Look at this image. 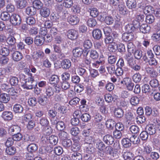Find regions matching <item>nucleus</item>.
<instances>
[{
    "instance_id": "473e14b6",
    "label": "nucleus",
    "mask_w": 160,
    "mask_h": 160,
    "mask_svg": "<svg viewBox=\"0 0 160 160\" xmlns=\"http://www.w3.org/2000/svg\"><path fill=\"white\" fill-rule=\"evenodd\" d=\"M150 27L146 24H142L140 26V31L143 33H148L150 30Z\"/></svg>"
},
{
    "instance_id": "cd10ccee",
    "label": "nucleus",
    "mask_w": 160,
    "mask_h": 160,
    "mask_svg": "<svg viewBox=\"0 0 160 160\" xmlns=\"http://www.w3.org/2000/svg\"><path fill=\"white\" fill-rule=\"evenodd\" d=\"M13 111L15 113H20L23 112L24 108L22 105L17 103L13 106Z\"/></svg>"
},
{
    "instance_id": "338daca9",
    "label": "nucleus",
    "mask_w": 160,
    "mask_h": 160,
    "mask_svg": "<svg viewBox=\"0 0 160 160\" xmlns=\"http://www.w3.org/2000/svg\"><path fill=\"white\" fill-rule=\"evenodd\" d=\"M155 20V18L152 14H148L146 16V21L149 24L152 23Z\"/></svg>"
},
{
    "instance_id": "774afa93",
    "label": "nucleus",
    "mask_w": 160,
    "mask_h": 160,
    "mask_svg": "<svg viewBox=\"0 0 160 160\" xmlns=\"http://www.w3.org/2000/svg\"><path fill=\"white\" fill-rule=\"evenodd\" d=\"M73 4L72 0H64L62 4L64 7L66 8H70Z\"/></svg>"
},
{
    "instance_id": "f257e3e1",
    "label": "nucleus",
    "mask_w": 160,
    "mask_h": 160,
    "mask_svg": "<svg viewBox=\"0 0 160 160\" xmlns=\"http://www.w3.org/2000/svg\"><path fill=\"white\" fill-rule=\"evenodd\" d=\"M96 148L98 149V154L101 156L102 152H104V150L105 149L106 152L109 153L110 155L114 157L117 155L118 149L113 148L110 146H107L105 148V146L104 143L102 142H97L96 144Z\"/></svg>"
},
{
    "instance_id": "c756f323",
    "label": "nucleus",
    "mask_w": 160,
    "mask_h": 160,
    "mask_svg": "<svg viewBox=\"0 0 160 160\" xmlns=\"http://www.w3.org/2000/svg\"><path fill=\"white\" fill-rule=\"evenodd\" d=\"M94 46L95 49L98 50L101 52H104V47L103 42H96L94 43Z\"/></svg>"
},
{
    "instance_id": "bb28decb",
    "label": "nucleus",
    "mask_w": 160,
    "mask_h": 160,
    "mask_svg": "<svg viewBox=\"0 0 160 160\" xmlns=\"http://www.w3.org/2000/svg\"><path fill=\"white\" fill-rule=\"evenodd\" d=\"M40 14L43 17L47 18L48 17L50 13L49 8L47 7H43L40 10Z\"/></svg>"
},
{
    "instance_id": "ea45409f",
    "label": "nucleus",
    "mask_w": 160,
    "mask_h": 160,
    "mask_svg": "<svg viewBox=\"0 0 160 160\" xmlns=\"http://www.w3.org/2000/svg\"><path fill=\"white\" fill-rule=\"evenodd\" d=\"M71 158L72 160H82V154L78 152H73L71 154Z\"/></svg>"
},
{
    "instance_id": "6ab92c4d",
    "label": "nucleus",
    "mask_w": 160,
    "mask_h": 160,
    "mask_svg": "<svg viewBox=\"0 0 160 160\" xmlns=\"http://www.w3.org/2000/svg\"><path fill=\"white\" fill-rule=\"evenodd\" d=\"M124 112L121 108H115L114 111V114L115 117L117 118H121L123 117Z\"/></svg>"
},
{
    "instance_id": "2eb2a0df",
    "label": "nucleus",
    "mask_w": 160,
    "mask_h": 160,
    "mask_svg": "<svg viewBox=\"0 0 160 160\" xmlns=\"http://www.w3.org/2000/svg\"><path fill=\"white\" fill-rule=\"evenodd\" d=\"M104 98L106 102L109 103L112 102H115L117 100V98L116 95L112 96L111 94L108 93L104 95Z\"/></svg>"
},
{
    "instance_id": "3c124183",
    "label": "nucleus",
    "mask_w": 160,
    "mask_h": 160,
    "mask_svg": "<svg viewBox=\"0 0 160 160\" xmlns=\"http://www.w3.org/2000/svg\"><path fill=\"white\" fill-rule=\"evenodd\" d=\"M131 142L134 144H138L140 142V139L138 137L135 135H132L130 138Z\"/></svg>"
},
{
    "instance_id": "6e6d98bb",
    "label": "nucleus",
    "mask_w": 160,
    "mask_h": 160,
    "mask_svg": "<svg viewBox=\"0 0 160 160\" xmlns=\"http://www.w3.org/2000/svg\"><path fill=\"white\" fill-rule=\"evenodd\" d=\"M26 22L28 25L33 26L35 25L36 20L33 17H28L26 19Z\"/></svg>"
},
{
    "instance_id": "393cba45",
    "label": "nucleus",
    "mask_w": 160,
    "mask_h": 160,
    "mask_svg": "<svg viewBox=\"0 0 160 160\" xmlns=\"http://www.w3.org/2000/svg\"><path fill=\"white\" fill-rule=\"evenodd\" d=\"M78 74L83 77L84 78H87L88 76V73L85 68H78L77 70Z\"/></svg>"
},
{
    "instance_id": "f03ea898",
    "label": "nucleus",
    "mask_w": 160,
    "mask_h": 160,
    "mask_svg": "<svg viewBox=\"0 0 160 160\" xmlns=\"http://www.w3.org/2000/svg\"><path fill=\"white\" fill-rule=\"evenodd\" d=\"M157 118H152L149 123L146 126V128L148 129L150 135H153L156 133L157 130Z\"/></svg>"
},
{
    "instance_id": "49530a36",
    "label": "nucleus",
    "mask_w": 160,
    "mask_h": 160,
    "mask_svg": "<svg viewBox=\"0 0 160 160\" xmlns=\"http://www.w3.org/2000/svg\"><path fill=\"white\" fill-rule=\"evenodd\" d=\"M134 119L133 114L130 112H127L125 115V119L128 123H130Z\"/></svg>"
},
{
    "instance_id": "09e8293b",
    "label": "nucleus",
    "mask_w": 160,
    "mask_h": 160,
    "mask_svg": "<svg viewBox=\"0 0 160 160\" xmlns=\"http://www.w3.org/2000/svg\"><path fill=\"white\" fill-rule=\"evenodd\" d=\"M130 139L124 138L122 140V144L124 148H128L131 145Z\"/></svg>"
},
{
    "instance_id": "6e6552de",
    "label": "nucleus",
    "mask_w": 160,
    "mask_h": 160,
    "mask_svg": "<svg viewBox=\"0 0 160 160\" xmlns=\"http://www.w3.org/2000/svg\"><path fill=\"white\" fill-rule=\"evenodd\" d=\"M83 46L85 49L84 50L85 54H84L83 56H86L89 52V51H87V50L91 48L92 47V43L90 40H86L84 41L83 44Z\"/></svg>"
},
{
    "instance_id": "a19ab883",
    "label": "nucleus",
    "mask_w": 160,
    "mask_h": 160,
    "mask_svg": "<svg viewBox=\"0 0 160 160\" xmlns=\"http://www.w3.org/2000/svg\"><path fill=\"white\" fill-rule=\"evenodd\" d=\"M38 149V146L35 143H31L27 147L29 152H35Z\"/></svg>"
},
{
    "instance_id": "dca6fc26",
    "label": "nucleus",
    "mask_w": 160,
    "mask_h": 160,
    "mask_svg": "<svg viewBox=\"0 0 160 160\" xmlns=\"http://www.w3.org/2000/svg\"><path fill=\"white\" fill-rule=\"evenodd\" d=\"M45 41L44 37L41 35H37L35 38L34 43L36 45L40 46L44 43Z\"/></svg>"
},
{
    "instance_id": "a878e982",
    "label": "nucleus",
    "mask_w": 160,
    "mask_h": 160,
    "mask_svg": "<svg viewBox=\"0 0 160 160\" xmlns=\"http://www.w3.org/2000/svg\"><path fill=\"white\" fill-rule=\"evenodd\" d=\"M61 65L63 68L68 69L71 66V62L68 59H64L61 62Z\"/></svg>"
},
{
    "instance_id": "0eeeda50",
    "label": "nucleus",
    "mask_w": 160,
    "mask_h": 160,
    "mask_svg": "<svg viewBox=\"0 0 160 160\" xmlns=\"http://www.w3.org/2000/svg\"><path fill=\"white\" fill-rule=\"evenodd\" d=\"M67 21L70 24L75 25L79 23L80 19L76 15H71L68 18Z\"/></svg>"
},
{
    "instance_id": "f704fd0d",
    "label": "nucleus",
    "mask_w": 160,
    "mask_h": 160,
    "mask_svg": "<svg viewBox=\"0 0 160 160\" xmlns=\"http://www.w3.org/2000/svg\"><path fill=\"white\" fill-rule=\"evenodd\" d=\"M5 152L7 154L9 155H13L16 152V148L13 146H7Z\"/></svg>"
},
{
    "instance_id": "58836bf2",
    "label": "nucleus",
    "mask_w": 160,
    "mask_h": 160,
    "mask_svg": "<svg viewBox=\"0 0 160 160\" xmlns=\"http://www.w3.org/2000/svg\"><path fill=\"white\" fill-rule=\"evenodd\" d=\"M26 12L28 15H34L36 13V10L33 7H28L26 9Z\"/></svg>"
},
{
    "instance_id": "69168bd1",
    "label": "nucleus",
    "mask_w": 160,
    "mask_h": 160,
    "mask_svg": "<svg viewBox=\"0 0 160 160\" xmlns=\"http://www.w3.org/2000/svg\"><path fill=\"white\" fill-rule=\"evenodd\" d=\"M16 41L15 38L12 35H10L6 40V41L8 44L11 46L13 45L15 43Z\"/></svg>"
},
{
    "instance_id": "c03bdc74",
    "label": "nucleus",
    "mask_w": 160,
    "mask_h": 160,
    "mask_svg": "<svg viewBox=\"0 0 160 160\" xmlns=\"http://www.w3.org/2000/svg\"><path fill=\"white\" fill-rule=\"evenodd\" d=\"M129 79V78H124L123 80V81H121V83H122L123 82H125V84L126 85H127L126 87L127 89L129 91H132L133 89L134 84V83H133L132 82H130L127 84L126 82V81H128Z\"/></svg>"
},
{
    "instance_id": "4c0bfd02",
    "label": "nucleus",
    "mask_w": 160,
    "mask_h": 160,
    "mask_svg": "<svg viewBox=\"0 0 160 160\" xmlns=\"http://www.w3.org/2000/svg\"><path fill=\"white\" fill-rule=\"evenodd\" d=\"M93 120L94 123L99 124L102 120V117L99 113L96 112L93 115Z\"/></svg>"
},
{
    "instance_id": "2f4dec72",
    "label": "nucleus",
    "mask_w": 160,
    "mask_h": 160,
    "mask_svg": "<svg viewBox=\"0 0 160 160\" xmlns=\"http://www.w3.org/2000/svg\"><path fill=\"white\" fill-rule=\"evenodd\" d=\"M2 116L4 120H9L12 119L13 115L10 111H4L3 112Z\"/></svg>"
},
{
    "instance_id": "39448f33",
    "label": "nucleus",
    "mask_w": 160,
    "mask_h": 160,
    "mask_svg": "<svg viewBox=\"0 0 160 160\" xmlns=\"http://www.w3.org/2000/svg\"><path fill=\"white\" fill-rule=\"evenodd\" d=\"M10 22L14 25H18L21 22V19L19 15L13 13L11 16Z\"/></svg>"
},
{
    "instance_id": "5701e85b",
    "label": "nucleus",
    "mask_w": 160,
    "mask_h": 160,
    "mask_svg": "<svg viewBox=\"0 0 160 160\" xmlns=\"http://www.w3.org/2000/svg\"><path fill=\"white\" fill-rule=\"evenodd\" d=\"M118 7L120 14L122 15H126L128 13L129 11L124 4H120Z\"/></svg>"
},
{
    "instance_id": "8fccbe9b",
    "label": "nucleus",
    "mask_w": 160,
    "mask_h": 160,
    "mask_svg": "<svg viewBox=\"0 0 160 160\" xmlns=\"http://www.w3.org/2000/svg\"><path fill=\"white\" fill-rule=\"evenodd\" d=\"M56 127L58 130L62 131L65 128L66 125L64 122L62 121H59L56 122Z\"/></svg>"
},
{
    "instance_id": "864d4df0",
    "label": "nucleus",
    "mask_w": 160,
    "mask_h": 160,
    "mask_svg": "<svg viewBox=\"0 0 160 160\" xmlns=\"http://www.w3.org/2000/svg\"><path fill=\"white\" fill-rule=\"evenodd\" d=\"M48 98L45 96L44 98L39 97L38 98V103L42 106H45L47 104L48 102Z\"/></svg>"
},
{
    "instance_id": "9d476101",
    "label": "nucleus",
    "mask_w": 160,
    "mask_h": 160,
    "mask_svg": "<svg viewBox=\"0 0 160 160\" xmlns=\"http://www.w3.org/2000/svg\"><path fill=\"white\" fill-rule=\"evenodd\" d=\"M67 35L69 39L72 40H75L78 38V32L74 29L69 30L68 31Z\"/></svg>"
},
{
    "instance_id": "1a4fd4ad",
    "label": "nucleus",
    "mask_w": 160,
    "mask_h": 160,
    "mask_svg": "<svg viewBox=\"0 0 160 160\" xmlns=\"http://www.w3.org/2000/svg\"><path fill=\"white\" fill-rule=\"evenodd\" d=\"M151 38L155 42H160V28H155L151 36Z\"/></svg>"
},
{
    "instance_id": "c85d7f7f",
    "label": "nucleus",
    "mask_w": 160,
    "mask_h": 160,
    "mask_svg": "<svg viewBox=\"0 0 160 160\" xmlns=\"http://www.w3.org/2000/svg\"><path fill=\"white\" fill-rule=\"evenodd\" d=\"M143 12L145 14H152L155 12L154 8L152 6L147 5L143 9Z\"/></svg>"
},
{
    "instance_id": "052dcab7",
    "label": "nucleus",
    "mask_w": 160,
    "mask_h": 160,
    "mask_svg": "<svg viewBox=\"0 0 160 160\" xmlns=\"http://www.w3.org/2000/svg\"><path fill=\"white\" fill-rule=\"evenodd\" d=\"M62 144L63 146L66 148H68L71 146L72 142L70 139H65L62 141Z\"/></svg>"
},
{
    "instance_id": "423d86ee",
    "label": "nucleus",
    "mask_w": 160,
    "mask_h": 160,
    "mask_svg": "<svg viewBox=\"0 0 160 160\" xmlns=\"http://www.w3.org/2000/svg\"><path fill=\"white\" fill-rule=\"evenodd\" d=\"M152 151V148L148 143L143 144V148L141 151V154L145 157L147 156Z\"/></svg>"
},
{
    "instance_id": "c9c22d12",
    "label": "nucleus",
    "mask_w": 160,
    "mask_h": 160,
    "mask_svg": "<svg viewBox=\"0 0 160 160\" xmlns=\"http://www.w3.org/2000/svg\"><path fill=\"white\" fill-rule=\"evenodd\" d=\"M9 95L5 93L1 94L0 96V101L4 103L8 102L10 100V97Z\"/></svg>"
},
{
    "instance_id": "b1692460",
    "label": "nucleus",
    "mask_w": 160,
    "mask_h": 160,
    "mask_svg": "<svg viewBox=\"0 0 160 160\" xmlns=\"http://www.w3.org/2000/svg\"><path fill=\"white\" fill-rule=\"evenodd\" d=\"M122 156L125 160H134V154L130 151L124 152Z\"/></svg>"
},
{
    "instance_id": "72a5a7b5",
    "label": "nucleus",
    "mask_w": 160,
    "mask_h": 160,
    "mask_svg": "<svg viewBox=\"0 0 160 160\" xmlns=\"http://www.w3.org/2000/svg\"><path fill=\"white\" fill-rule=\"evenodd\" d=\"M39 123L43 128H47L49 125V122L45 117L41 118L39 120Z\"/></svg>"
},
{
    "instance_id": "f8f14e48",
    "label": "nucleus",
    "mask_w": 160,
    "mask_h": 160,
    "mask_svg": "<svg viewBox=\"0 0 160 160\" xmlns=\"http://www.w3.org/2000/svg\"><path fill=\"white\" fill-rule=\"evenodd\" d=\"M145 69L146 72L152 78H156L158 75V72L153 68L148 67L146 68Z\"/></svg>"
},
{
    "instance_id": "4d7b16f0",
    "label": "nucleus",
    "mask_w": 160,
    "mask_h": 160,
    "mask_svg": "<svg viewBox=\"0 0 160 160\" xmlns=\"http://www.w3.org/2000/svg\"><path fill=\"white\" fill-rule=\"evenodd\" d=\"M132 80L135 83L140 82L141 80V75L139 73H135L132 76Z\"/></svg>"
},
{
    "instance_id": "e433bc0d",
    "label": "nucleus",
    "mask_w": 160,
    "mask_h": 160,
    "mask_svg": "<svg viewBox=\"0 0 160 160\" xmlns=\"http://www.w3.org/2000/svg\"><path fill=\"white\" fill-rule=\"evenodd\" d=\"M45 92L46 94V96L49 98L53 95L54 94V90L52 87L48 86L46 88Z\"/></svg>"
},
{
    "instance_id": "20e7f679",
    "label": "nucleus",
    "mask_w": 160,
    "mask_h": 160,
    "mask_svg": "<svg viewBox=\"0 0 160 160\" xmlns=\"http://www.w3.org/2000/svg\"><path fill=\"white\" fill-rule=\"evenodd\" d=\"M24 82H22V85L24 88L26 89H32L33 88L32 83L34 81L33 78L28 77L24 80Z\"/></svg>"
},
{
    "instance_id": "7ed1b4c3",
    "label": "nucleus",
    "mask_w": 160,
    "mask_h": 160,
    "mask_svg": "<svg viewBox=\"0 0 160 160\" xmlns=\"http://www.w3.org/2000/svg\"><path fill=\"white\" fill-rule=\"evenodd\" d=\"M32 58L36 62H38L46 58L44 52L42 50H38L35 52L32 56Z\"/></svg>"
},
{
    "instance_id": "13d9d810",
    "label": "nucleus",
    "mask_w": 160,
    "mask_h": 160,
    "mask_svg": "<svg viewBox=\"0 0 160 160\" xmlns=\"http://www.w3.org/2000/svg\"><path fill=\"white\" fill-rule=\"evenodd\" d=\"M10 15L7 12H3L0 15L1 18L3 21H8L10 19Z\"/></svg>"
},
{
    "instance_id": "a211bd4d",
    "label": "nucleus",
    "mask_w": 160,
    "mask_h": 160,
    "mask_svg": "<svg viewBox=\"0 0 160 160\" xmlns=\"http://www.w3.org/2000/svg\"><path fill=\"white\" fill-rule=\"evenodd\" d=\"M103 140L105 143L110 145L113 144L114 139L112 135L107 134L103 137Z\"/></svg>"
},
{
    "instance_id": "e2e57ef3",
    "label": "nucleus",
    "mask_w": 160,
    "mask_h": 160,
    "mask_svg": "<svg viewBox=\"0 0 160 160\" xmlns=\"http://www.w3.org/2000/svg\"><path fill=\"white\" fill-rule=\"evenodd\" d=\"M98 54L95 50L92 49L90 52V57L93 59H96L98 57Z\"/></svg>"
},
{
    "instance_id": "79ce46f5",
    "label": "nucleus",
    "mask_w": 160,
    "mask_h": 160,
    "mask_svg": "<svg viewBox=\"0 0 160 160\" xmlns=\"http://www.w3.org/2000/svg\"><path fill=\"white\" fill-rule=\"evenodd\" d=\"M32 118V114L30 113H27L24 116H22V123H24L25 122H28L31 121Z\"/></svg>"
},
{
    "instance_id": "bf43d9fd",
    "label": "nucleus",
    "mask_w": 160,
    "mask_h": 160,
    "mask_svg": "<svg viewBox=\"0 0 160 160\" xmlns=\"http://www.w3.org/2000/svg\"><path fill=\"white\" fill-rule=\"evenodd\" d=\"M87 22L88 25L90 27H95L97 24L96 20L92 18H89Z\"/></svg>"
},
{
    "instance_id": "5fc2aeb1",
    "label": "nucleus",
    "mask_w": 160,
    "mask_h": 160,
    "mask_svg": "<svg viewBox=\"0 0 160 160\" xmlns=\"http://www.w3.org/2000/svg\"><path fill=\"white\" fill-rule=\"evenodd\" d=\"M132 52H128L125 56V58L127 61L128 64L132 62L133 61L134 62V61L135 60L132 55Z\"/></svg>"
},
{
    "instance_id": "ddd939ff",
    "label": "nucleus",
    "mask_w": 160,
    "mask_h": 160,
    "mask_svg": "<svg viewBox=\"0 0 160 160\" xmlns=\"http://www.w3.org/2000/svg\"><path fill=\"white\" fill-rule=\"evenodd\" d=\"M122 39L125 42H128L132 41L134 38L133 33L124 32L122 35Z\"/></svg>"
},
{
    "instance_id": "603ef678",
    "label": "nucleus",
    "mask_w": 160,
    "mask_h": 160,
    "mask_svg": "<svg viewBox=\"0 0 160 160\" xmlns=\"http://www.w3.org/2000/svg\"><path fill=\"white\" fill-rule=\"evenodd\" d=\"M33 7L37 9H39L41 8L43 6L42 3L40 0H35L33 2Z\"/></svg>"
},
{
    "instance_id": "7c9ffc66",
    "label": "nucleus",
    "mask_w": 160,
    "mask_h": 160,
    "mask_svg": "<svg viewBox=\"0 0 160 160\" xmlns=\"http://www.w3.org/2000/svg\"><path fill=\"white\" fill-rule=\"evenodd\" d=\"M126 5L129 9L135 8L137 6V2L135 0H127Z\"/></svg>"
},
{
    "instance_id": "680f3d73",
    "label": "nucleus",
    "mask_w": 160,
    "mask_h": 160,
    "mask_svg": "<svg viewBox=\"0 0 160 160\" xmlns=\"http://www.w3.org/2000/svg\"><path fill=\"white\" fill-rule=\"evenodd\" d=\"M129 65L132 69L135 71H139L141 68V66L140 65L136 64L135 60L134 61V62H132Z\"/></svg>"
},
{
    "instance_id": "a18cd8bd",
    "label": "nucleus",
    "mask_w": 160,
    "mask_h": 160,
    "mask_svg": "<svg viewBox=\"0 0 160 160\" xmlns=\"http://www.w3.org/2000/svg\"><path fill=\"white\" fill-rule=\"evenodd\" d=\"M115 125L114 121L112 119L107 120L106 122V125L107 128L110 130H112Z\"/></svg>"
},
{
    "instance_id": "412c9836",
    "label": "nucleus",
    "mask_w": 160,
    "mask_h": 160,
    "mask_svg": "<svg viewBox=\"0 0 160 160\" xmlns=\"http://www.w3.org/2000/svg\"><path fill=\"white\" fill-rule=\"evenodd\" d=\"M92 36L93 38L99 40L102 37V32L99 29H95L92 32Z\"/></svg>"
},
{
    "instance_id": "de8ad7c7",
    "label": "nucleus",
    "mask_w": 160,
    "mask_h": 160,
    "mask_svg": "<svg viewBox=\"0 0 160 160\" xmlns=\"http://www.w3.org/2000/svg\"><path fill=\"white\" fill-rule=\"evenodd\" d=\"M58 137L54 135L50 136L48 140L49 142L52 145H56L58 142Z\"/></svg>"
},
{
    "instance_id": "4468645a",
    "label": "nucleus",
    "mask_w": 160,
    "mask_h": 160,
    "mask_svg": "<svg viewBox=\"0 0 160 160\" xmlns=\"http://www.w3.org/2000/svg\"><path fill=\"white\" fill-rule=\"evenodd\" d=\"M73 143L71 147V150L73 152H78L81 148V146L79 140L74 138L73 139Z\"/></svg>"
},
{
    "instance_id": "37998d69",
    "label": "nucleus",
    "mask_w": 160,
    "mask_h": 160,
    "mask_svg": "<svg viewBox=\"0 0 160 160\" xmlns=\"http://www.w3.org/2000/svg\"><path fill=\"white\" fill-rule=\"evenodd\" d=\"M8 94L12 96H18L20 93V90L15 89L14 88H10L8 92Z\"/></svg>"
},
{
    "instance_id": "4be33fe9",
    "label": "nucleus",
    "mask_w": 160,
    "mask_h": 160,
    "mask_svg": "<svg viewBox=\"0 0 160 160\" xmlns=\"http://www.w3.org/2000/svg\"><path fill=\"white\" fill-rule=\"evenodd\" d=\"M49 82L53 86L57 85L59 81V78L58 76L53 75L51 76L49 80Z\"/></svg>"
},
{
    "instance_id": "f3484780",
    "label": "nucleus",
    "mask_w": 160,
    "mask_h": 160,
    "mask_svg": "<svg viewBox=\"0 0 160 160\" xmlns=\"http://www.w3.org/2000/svg\"><path fill=\"white\" fill-rule=\"evenodd\" d=\"M12 59L15 62H18L21 60L23 58L22 54L18 52H14L12 55Z\"/></svg>"
},
{
    "instance_id": "aec40b11",
    "label": "nucleus",
    "mask_w": 160,
    "mask_h": 160,
    "mask_svg": "<svg viewBox=\"0 0 160 160\" xmlns=\"http://www.w3.org/2000/svg\"><path fill=\"white\" fill-rule=\"evenodd\" d=\"M144 18L145 16L143 14H139L137 15L136 16V19H137V21L135 20L133 21V25L136 26V27L137 24L138 25H140V23L139 22H142L143 21Z\"/></svg>"
},
{
    "instance_id": "0e129e2a",
    "label": "nucleus",
    "mask_w": 160,
    "mask_h": 160,
    "mask_svg": "<svg viewBox=\"0 0 160 160\" xmlns=\"http://www.w3.org/2000/svg\"><path fill=\"white\" fill-rule=\"evenodd\" d=\"M70 132L72 135L73 136H77L80 132L79 129L77 127H73L71 128Z\"/></svg>"
},
{
    "instance_id": "9b49d317",
    "label": "nucleus",
    "mask_w": 160,
    "mask_h": 160,
    "mask_svg": "<svg viewBox=\"0 0 160 160\" xmlns=\"http://www.w3.org/2000/svg\"><path fill=\"white\" fill-rule=\"evenodd\" d=\"M84 51L82 48L80 47H76L72 50V52L73 56L75 58H79L82 54L83 55L85 54Z\"/></svg>"
}]
</instances>
